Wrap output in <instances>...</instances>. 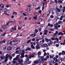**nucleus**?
Masks as SVG:
<instances>
[{"mask_svg":"<svg viewBox=\"0 0 65 65\" xmlns=\"http://www.w3.org/2000/svg\"><path fill=\"white\" fill-rule=\"evenodd\" d=\"M35 31L36 33H37L38 32V30L36 29L35 30Z\"/></svg>","mask_w":65,"mask_h":65,"instance_id":"obj_52","label":"nucleus"},{"mask_svg":"<svg viewBox=\"0 0 65 65\" xmlns=\"http://www.w3.org/2000/svg\"><path fill=\"white\" fill-rule=\"evenodd\" d=\"M12 57H14L15 56V54L13 53L12 54Z\"/></svg>","mask_w":65,"mask_h":65,"instance_id":"obj_47","label":"nucleus"},{"mask_svg":"<svg viewBox=\"0 0 65 65\" xmlns=\"http://www.w3.org/2000/svg\"><path fill=\"white\" fill-rule=\"evenodd\" d=\"M47 15H48L49 14H50V11H48L47 12Z\"/></svg>","mask_w":65,"mask_h":65,"instance_id":"obj_28","label":"nucleus"},{"mask_svg":"<svg viewBox=\"0 0 65 65\" xmlns=\"http://www.w3.org/2000/svg\"><path fill=\"white\" fill-rule=\"evenodd\" d=\"M35 56H36V54L35 53H33L31 55H30L28 57L30 59H31V58H34L35 57Z\"/></svg>","mask_w":65,"mask_h":65,"instance_id":"obj_4","label":"nucleus"},{"mask_svg":"<svg viewBox=\"0 0 65 65\" xmlns=\"http://www.w3.org/2000/svg\"><path fill=\"white\" fill-rule=\"evenodd\" d=\"M38 61L36 60L34 62V63L32 65H36V64H38Z\"/></svg>","mask_w":65,"mask_h":65,"instance_id":"obj_8","label":"nucleus"},{"mask_svg":"<svg viewBox=\"0 0 65 65\" xmlns=\"http://www.w3.org/2000/svg\"><path fill=\"white\" fill-rule=\"evenodd\" d=\"M15 53L16 54H18V53H19V51H16L15 52Z\"/></svg>","mask_w":65,"mask_h":65,"instance_id":"obj_59","label":"nucleus"},{"mask_svg":"<svg viewBox=\"0 0 65 65\" xmlns=\"http://www.w3.org/2000/svg\"><path fill=\"white\" fill-rule=\"evenodd\" d=\"M50 18H54V16L53 15H51L50 16Z\"/></svg>","mask_w":65,"mask_h":65,"instance_id":"obj_56","label":"nucleus"},{"mask_svg":"<svg viewBox=\"0 0 65 65\" xmlns=\"http://www.w3.org/2000/svg\"><path fill=\"white\" fill-rule=\"evenodd\" d=\"M18 58H17L16 57L15 58H14L13 59V61H14V60H18Z\"/></svg>","mask_w":65,"mask_h":65,"instance_id":"obj_34","label":"nucleus"},{"mask_svg":"<svg viewBox=\"0 0 65 65\" xmlns=\"http://www.w3.org/2000/svg\"><path fill=\"white\" fill-rule=\"evenodd\" d=\"M4 56H1V59H2V60H3V59H5V58H4Z\"/></svg>","mask_w":65,"mask_h":65,"instance_id":"obj_39","label":"nucleus"},{"mask_svg":"<svg viewBox=\"0 0 65 65\" xmlns=\"http://www.w3.org/2000/svg\"><path fill=\"white\" fill-rule=\"evenodd\" d=\"M32 41H34L35 40V38H33L32 39Z\"/></svg>","mask_w":65,"mask_h":65,"instance_id":"obj_61","label":"nucleus"},{"mask_svg":"<svg viewBox=\"0 0 65 65\" xmlns=\"http://www.w3.org/2000/svg\"><path fill=\"white\" fill-rule=\"evenodd\" d=\"M58 34V35H64V34L61 32H60Z\"/></svg>","mask_w":65,"mask_h":65,"instance_id":"obj_13","label":"nucleus"},{"mask_svg":"<svg viewBox=\"0 0 65 65\" xmlns=\"http://www.w3.org/2000/svg\"><path fill=\"white\" fill-rule=\"evenodd\" d=\"M56 60H54V61H53V64H54V63H56Z\"/></svg>","mask_w":65,"mask_h":65,"instance_id":"obj_57","label":"nucleus"},{"mask_svg":"<svg viewBox=\"0 0 65 65\" xmlns=\"http://www.w3.org/2000/svg\"><path fill=\"white\" fill-rule=\"evenodd\" d=\"M36 48L37 49H39V48H40V47L39 46V44H38L36 46Z\"/></svg>","mask_w":65,"mask_h":65,"instance_id":"obj_7","label":"nucleus"},{"mask_svg":"<svg viewBox=\"0 0 65 65\" xmlns=\"http://www.w3.org/2000/svg\"><path fill=\"white\" fill-rule=\"evenodd\" d=\"M31 40H28V41H27V43H29V42H31Z\"/></svg>","mask_w":65,"mask_h":65,"instance_id":"obj_41","label":"nucleus"},{"mask_svg":"<svg viewBox=\"0 0 65 65\" xmlns=\"http://www.w3.org/2000/svg\"><path fill=\"white\" fill-rule=\"evenodd\" d=\"M7 50L8 51H10V50H12V47H8L7 48Z\"/></svg>","mask_w":65,"mask_h":65,"instance_id":"obj_10","label":"nucleus"},{"mask_svg":"<svg viewBox=\"0 0 65 65\" xmlns=\"http://www.w3.org/2000/svg\"><path fill=\"white\" fill-rule=\"evenodd\" d=\"M54 25L55 26V29H58V27L57 26H56L55 24H54Z\"/></svg>","mask_w":65,"mask_h":65,"instance_id":"obj_16","label":"nucleus"},{"mask_svg":"<svg viewBox=\"0 0 65 65\" xmlns=\"http://www.w3.org/2000/svg\"><path fill=\"white\" fill-rule=\"evenodd\" d=\"M46 1V0H43L41 6H43L42 8V10H43L44 9V3H46L45 2Z\"/></svg>","mask_w":65,"mask_h":65,"instance_id":"obj_2","label":"nucleus"},{"mask_svg":"<svg viewBox=\"0 0 65 65\" xmlns=\"http://www.w3.org/2000/svg\"><path fill=\"white\" fill-rule=\"evenodd\" d=\"M17 29V26H14V28L13 30H15Z\"/></svg>","mask_w":65,"mask_h":65,"instance_id":"obj_30","label":"nucleus"},{"mask_svg":"<svg viewBox=\"0 0 65 65\" xmlns=\"http://www.w3.org/2000/svg\"><path fill=\"white\" fill-rule=\"evenodd\" d=\"M26 51H31V49L30 47H28L27 48L25 49V50Z\"/></svg>","mask_w":65,"mask_h":65,"instance_id":"obj_11","label":"nucleus"},{"mask_svg":"<svg viewBox=\"0 0 65 65\" xmlns=\"http://www.w3.org/2000/svg\"><path fill=\"white\" fill-rule=\"evenodd\" d=\"M46 15V13L43 14V16L42 17H45V16Z\"/></svg>","mask_w":65,"mask_h":65,"instance_id":"obj_44","label":"nucleus"},{"mask_svg":"<svg viewBox=\"0 0 65 65\" xmlns=\"http://www.w3.org/2000/svg\"><path fill=\"white\" fill-rule=\"evenodd\" d=\"M56 35H57V34H56V33H54L53 35L54 36H55Z\"/></svg>","mask_w":65,"mask_h":65,"instance_id":"obj_45","label":"nucleus"},{"mask_svg":"<svg viewBox=\"0 0 65 65\" xmlns=\"http://www.w3.org/2000/svg\"><path fill=\"white\" fill-rule=\"evenodd\" d=\"M47 32H45L44 33V35H47Z\"/></svg>","mask_w":65,"mask_h":65,"instance_id":"obj_60","label":"nucleus"},{"mask_svg":"<svg viewBox=\"0 0 65 65\" xmlns=\"http://www.w3.org/2000/svg\"><path fill=\"white\" fill-rule=\"evenodd\" d=\"M56 13L57 14V15H58V14H59V12L58 11H56Z\"/></svg>","mask_w":65,"mask_h":65,"instance_id":"obj_54","label":"nucleus"},{"mask_svg":"<svg viewBox=\"0 0 65 65\" xmlns=\"http://www.w3.org/2000/svg\"><path fill=\"white\" fill-rule=\"evenodd\" d=\"M27 17H25L24 18V20H27Z\"/></svg>","mask_w":65,"mask_h":65,"instance_id":"obj_62","label":"nucleus"},{"mask_svg":"<svg viewBox=\"0 0 65 65\" xmlns=\"http://www.w3.org/2000/svg\"><path fill=\"white\" fill-rule=\"evenodd\" d=\"M10 57V55H9L8 54H7V55H6V57L4 56V58H5V60L3 61V63H4L5 62H6L7 61V60H8V58H9Z\"/></svg>","mask_w":65,"mask_h":65,"instance_id":"obj_1","label":"nucleus"},{"mask_svg":"<svg viewBox=\"0 0 65 65\" xmlns=\"http://www.w3.org/2000/svg\"><path fill=\"white\" fill-rule=\"evenodd\" d=\"M19 36H20V34H18L17 35L16 37H18Z\"/></svg>","mask_w":65,"mask_h":65,"instance_id":"obj_63","label":"nucleus"},{"mask_svg":"<svg viewBox=\"0 0 65 65\" xmlns=\"http://www.w3.org/2000/svg\"><path fill=\"white\" fill-rule=\"evenodd\" d=\"M40 7H38L37 8H35V10H37L38 9H40Z\"/></svg>","mask_w":65,"mask_h":65,"instance_id":"obj_27","label":"nucleus"},{"mask_svg":"<svg viewBox=\"0 0 65 65\" xmlns=\"http://www.w3.org/2000/svg\"><path fill=\"white\" fill-rule=\"evenodd\" d=\"M22 54H21V55H24V54H25V51L23 50H22Z\"/></svg>","mask_w":65,"mask_h":65,"instance_id":"obj_21","label":"nucleus"},{"mask_svg":"<svg viewBox=\"0 0 65 65\" xmlns=\"http://www.w3.org/2000/svg\"><path fill=\"white\" fill-rule=\"evenodd\" d=\"M29 57H27V59L25 61V62L26 63H27L28 64H30V63H31V61H29Z\"/></svg>","mask_w":65,"mask_h":65,"instance_id":"obj_5","label":"nucleus"},{"mask_svg":"<svg viewBox=\"0 0 65 65\" xmlns=\"http://www.w3.org/2000/svg\"><path fill=\"white\" fill-rule=\"evenodd\" d=\"M12 41H10V45H12L13 44H12Z\"/></svg>","mask_w":65,"mask_h":65,"instance_id":"obj_43","label":"nucleus"},{"mask_svg":"<svg viewBox=\"0 0 65 65\" xmlns=\"http://www.w3.org/2000/svg\"><path fill=\"white\" fill-rule=\"evenodd\" d=\"M17 62L15 60H14L13 61V63L14 64H16Z\"/></svg>","mask_w":65,"mask_h":65,"instance_id":"obj_32","label":"nucleus"},{"mask_svg":"<svg viewBox=\"0 0 65 65\" xmlns=\"http://www.w3.org/2000/svg\"><path fill=\"white\" fill-rule=\"evenodd\" d=\"M13 29H14L13 27H12L10 29V31H11V32H12V31H13Z\"/></svg>","mask_w":65,"mask_h":65,"instance_id":"obj_23","label":"nucleus"},{"mask_svg":"<svg viewBox=\"0 0 65 65\" xmlns=\"http://www.w3.org/2000/svg\"><path fill=\"white\" fill-rule=\"evenodd\" d=\"M51 2L52 3H54V2H55V0H52L51 1Z\"/></svg>","mask_w":65,"mask_h":65,"instance_id":"obj_37","label":"nucleus"},{"mask_svg":"<svg viewBox=\"0 0 65 65\" xmlns=\"http://www.w3.org/2000/svg\"><path fill=\"white\" fill-rule=\"evenodd\" d=\"M10 23L9 21L8 22H7V25H8V24H9V23Z\"/></svg>","mask_w":65,"mask_h":65,"instance_id":"obj_64","label":"nucleus"},{"mask_svg":"<svg viewBox=\"0 0 65 65\" xmlns=\"http://www.w3.org/2000/svg\"><path fill=\"white\" fill-rule=\"evenodd\" d=\"M44 41H45V40H44V39H42V42H44Z\"/></svg>","mask_w":65,"mask_h":65,"instance_id":"obj_50","label":"nucleus"},{"mask_svg":"<svg viewBox=\"0 0 65 65\" xmlns=\"http://www.w3.org/2000/svg\"><path fill=\"white\" fill-rule=\"evenodd\" d=\"M37 15H36L35 17H34L33 18L35 19L36 20L37 19Z\"/></svg>","mask_w":65,"mask_h":65,"instance_id":"obj_26","label":"nucleus"},{"mask_svg":"<svg viewBox=\"0 0 65 65\" xmlns=\"http://www.w3.org/2000/svg\"><path fill=\"white\" fill-rule=\"evenodd\" d=\"M43 27V26H41L38 29V30L39 31H41V29H42V28Z\"/></svg>","mask_w":65,"mask_h":65,"instance_id":"obj_14","label":"nucleus"},{"mask_svg":"<svg viewBox=\"0 0 65 65\" xmlns=\"http://www.w3.org/2000/svg\"><path fill=\"white\" fill-rule=\"evenodd\" d=\"M31 47L33 49H35V47L33 46V45H31Z\"/></svg>","mask_w":65,"mask_h":65,"instance_id":"obj_25","label":"nucleus"},{"mask_svg":"<svg viewBox=\"0 0 65 65\" xmlns=\"http://www.w3.org/2000/svg\"><path fill=\"white\" fill-rule=\"evenodd\" d=\"M43 45L44 46H48V45H47V44H43Z\"/></svg>","mask_w":65,"mask_h":65,"instance_id":"obj_29","label":"nucleus"},{"mask_svg":"<svg viewBox=\"0 0 65 65\" xmlns=\"http://www.w3.org/2000/svg\"><path fill=\"white\" fill-rule=\"evenodd\" d=\"M2 28H4V29H5H5H7V26H6L5 27H2Z\"/></svg>","mask_w":65,"mask_h":65,"instance_id":"obj_48","label":"nucleus"},{"mask_svg":"<svg viewBox=\"0 0 65 65\" xmlns=\"http://www.w3.org/2000/svg\"><path fill=\"white\" fill-rule=\"evenodd\" d=\"M46 52H45L44 54V56H46Z\"/></svg>","mask_w":65,"mask_h":65,"instance_id":"obj_51","label":"nucleus"},{"mask_svg":"<svg viewBox=\"0 0 65 65\" xmlns=\"http://www.w3.org/2000/svg\"><path fill=\"white\" fill-rule=\"evenodd\" d=\"M45 64V62H43L40 63V65H44Z\"/></svg>","mask_w":65,"mask_h":65,"instance_id":"obj_15","label":"nucleus"},{"mask_svg":"<svg viewBox=\"0 0 65 65\" xmlns=\"http://www.w3.org/2000/svg\"><path fill=\"white\" fill-rule=\"evenodd\" d=\"M32 5H33V6H35V5H36L34 3H32Z\"/></svg>","mask_w":65,"mask_h":65,"instance_id":"obj_58","label":"nucleus"},{"mask_svg":"<svg viewBox=\"0 0 65 65\" xmlns=\"http://www.w3.org/2000/svg\"><path fill=\"white\" fill-rule=\"evenodd\" d=\"M19 56H20V55H17L16 58L18 59H19V58H18V57H19Z\"/></svg>","mask_w":65,"mask_h":65,"instance_id":"obj_40","label":"nucleus"},{"mask_svg":"<svg viewBox=\"0 0 65 65\" xmlns=\"http://www.w3.org/2000/svg\"><path fill=\"white\" fill-rule=\"evenodd\" d=\"M40 43L41 45H43V43L42 42V41H40Z\"/></svg>","mask_w":65,"mask_h":65,"instance_id":"obj_24","label":"nucleus"},{"mask_svg":"<svg viewBox=\"0 0 65 65\" xmlns=\"http://www.w3.org/2000/svg\"><path fill=\"white\" fill-rule=\"evenodd\" d=\"M1 7V8H4V5L3 4H2L0 5Z\"/></svg>","mask_w":65,"mask_h":65,"instance_id":"obj_20","label":"nucleus"},{"mask_svg":"<svg viewBox=\"0 0 65 65\" xmlns=\"http://www.w3.org/2000/svg\"><path fill=\"white\" fill-rule=\"evenodd\" d=\"M58 3H62V1L59 0L58 1Z\"/></svg>","mask_w":65,"mask_h":65,"instance_id":"obj_33","label":"nucleus"},{"mask_svg":"<svg viewBox=\"0 0 65 65\" xmlns=\"http://www.w3.org/2000/svg\"><path fill=\"white\" fill-rule=\"evenodd\" d=\"M20 60H20V59H18V61L20 63H21H21H23V59H21Z\"/></svg>","mask_w":65,"mask_h":65,"instance_id":"obj_6","label":"nucleus"},{"mask_svg":"<svg viewBox=\"0 0 65 65\" xmlns=\"http://www.w3.org/2000/svg\"><path fill=\"white\" fill-rule=\"evenodd\" d=\"M45 40L46 41V42H48V41H50L51 40V39H48L46 38H45Z\"/></svg>","mask_w":65,"mask_h":65,"instance_id":"obj_12","label":"nucleus"},{"mask_svg":"<svg viewBox=\"0 0 65 65\" xmlns=\"http://www.w3.org/2000/svg\"><path fill=\"white\" fill-rule=\"evenodd\" d=\"M61 38H62V36H60L59 37V40H61Z\"/></svg>","mask_w":65,"mask_h":65,"instance_id":"obj_55","label":"nucleus"},{"mask_svg":"<svg viewBox=\"0 0 65 65\" xmlns=\"http://www.w3.org/2000/svg\"><path fill=\"white\" fill-rule=\"evenodd\" d=\"M5 34H6V33L5 32L4 33L1 35V36H4L5 35Z\"/></svg>","mask_w":65,"mask_h":65,"instance_id":"obj_22","label":"nucleus"},{"mask_svg":"<svg viewBox=\"0 0 65 65\" xmlns=\"http://www.w3.org/2000/svg\"><path fill=\"white\" fill-rule=\"evenodd\" d=\"M55 40H56L57 41H59V39L58 38H55Z\"/></svg>","mask_w":65,"mask_h":65,"instance_id":"obj_36","label":"nucleus"},{"mask_svg":"<svg viewBox=\"0 0 65 65\" xmlns=\"http://www.w3.org/2000/svg\"><path fill=\"white\" fill-rule=\"evenodd\" d=\"M37 61L38 63V62H41L42 61H44V56H43L41 57V58H40L39 60Z\"/></svg>","mask_w":65,"mask_h":65,"instance_id":"obj_3","label":"nucleus"},{"mask_svg":"<svg viewBox=\"0 0 65 65\" xmlns=\"http://www.w3.org/2000/svg\"><path fill=\"white\" fill-rule=\"evenodd\" d=\"M62 55H65V51H63L62 53Z\"/></svg>","mask_w":65,"mask_h":65,"instance_id":"obj_17","label":"nucleus"},{"mask_svg":"<svg viewBox=\"0 0 65 65\" xmlns=\"http://www.w3.org/2000/svg\"><path fill=\"white\" fill-rule=\"evenodd\" d=\"M58 23L59 24H61V23H62V21H59L58 22Z\"/></svg>","mask_w":65,"mask_h":65,"instance_id":"obj_46","label":"nucleus"},{"mask_svg":"<svg viewBox=\"0 0 65 65\" xmlns=\"http://www.w3.org/2000/svg\"><path fill=\"white\" fill-rule=\"evenodd\" d=\"M16 14V15H17V13L16 12H14L13 13V14Z\"/></svg>","mask_w":65,"mask_h":65,"instance_id":"obj_35","label":"nucleus"},{"mask_svg":"<svg viewBox=\"0 0 65 65\" xmlns=\"http://www.w3.org/2000/svg\"><path fill=\"white\" fill-rule=\"evenodd\" d=\"M27 11L29 12V11H30V8L29 7H27Z\"/></svg>","mask_w":65,"mask_h":65,"instance_id":"obj_18","label":"nucleus"},{"mask_svg":"<svg viewBox=\"0 0 65 65\" xmlns=\"http://www.w3.org/2000/svg\"><path fill=\"white\" fill-rule=\"evenodd\" d=\"M57 10L58 11V12H60L61 11H60V9H59V8Z\"/></svg>","mask_w":65,"mask_h":65,"instance_id":"obj_49","label":"nucleus"},{"mask_svg":"<svg viewBox=\"0 0 65 65\" xmlns=\"http://www.w3.org/2000/svg\"><path fill=\"white\" fill-rule=\"evenodd\" d=\"M21 58H24V57L25 56H24V55H21Z\"/></svg>","mask_w":65,"mask_h":65,"instance_id":"obj_31","label":"nucleus"},{"mask_svg":"<svg viewBox=\"0 0 65 65\" xmlns=\"http://www.w3.org/2000/svg\"><path fill=\"white\" fill-rule=\"evenodd\" d=\"M41 53L40 51H39L38 53V55H39V56H40V55H41Z\"/></svg>","mask_w":65,"mask_h":65,"instance_id":"obj_19","label":"nucleus"},{"mask_svg":"<svg viewBox=\"0 0 65 65\" xmlns=\"http://www.w3.org/2000/svg\"><path fill=\"white\" fill-rule=\"evenodd\" d=\"M59 63H61V62H62V59H59Z\"/></svg>","mask_w":65,"mask_h":65,"instance_id":"obj_38","label":"nucleus"},{"mask_svg":"<svg viewBox=\"0 0 65 65\" xmlns=\"http://www.w3.org/2000/svg\"><path fill=\"white\" fill-rule=\"evenodd\" d=\"M51 39L52 40H55V39L53 38H51Z\"/></svg>","mask_w":65,"mask_h":65,"instance_id":"obj_53","label":"nucleus"},{"mask_svg":"<svg viewBox=\"0 0 65 65\" xmlns=\"http://www.w3.org/2000/svg\"><path fill=\"white\" fill-rule=\"evenodd\" d=\"M30 36H31V37H34L35 36H36V34H31L30 35Z\"/></svg>","mask_w":65,"mask_h":65,"instance_id":"obj_9","label":"nucleus"},{"mask_svg":"<svg viewBox=\"0 0 65 65\" xmlns=\"http://www.w3.org/2000/svg\"><path fill=\"white\" fill-rule=\"evenodd\" d=\"M49 41L50 42V44H53V41L51 40L50 41Z\"/></svg>","mask_w":65,"mask_h":65,"instance_id":"obj_42","label":"nucleus"}]
</instances>
